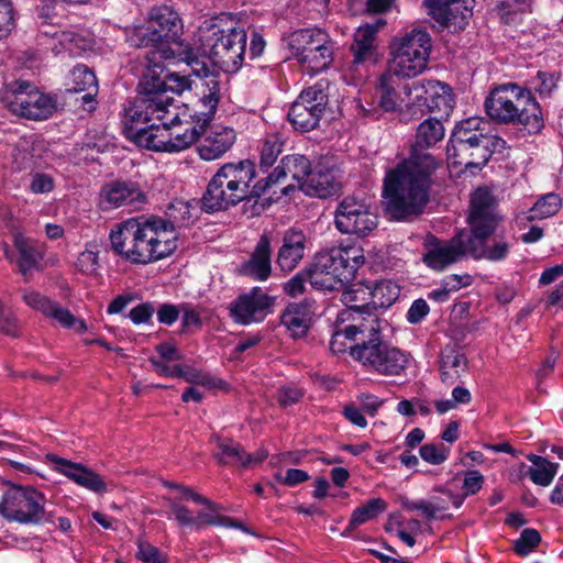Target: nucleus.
Segmentation results:
<instances>
[{
  "mask_svg": "<svg viewBox=\"0 0 563 563\" xmlns=\"http://www.w3.org/2000/svg\"><path fill=\"white\" fill-rule=\"evenodd\" d=\"M140 87L143 97L125 109L124 130L137 145L156 152H180L191 146L213 120L221 99L216 77L202 84L198 109L192 113L169 95H180L190 88L187 76L145 75Z\"/></svg>",
  "mask_w": 563,
  "mask_h": 563,
  "instance_id": "1",
  "label": "nucleus"
},
{
  "mask_svg": "<svg viewBox=\"0 0 563 563\" xmlns=\"http://www.w3.org/2000/svg\"><path fill=\"white\" fill-rule=\"evenodd\" d=\"M440 120L427 119L419 124L410 155L386 173L384 197L386 211L395 220H406L422 213L429 201L432 175L439 166L426 150L444 137Z\"/></svg>",
  "mask_w": 563,
  "mask_h": 563,
  "instance_id": "2",
  "label": "nucleus"
},
{
  "mask_svg": "<svg viewBox=\"0 0 563 563\" xmlns=\"http://www.w3.org/2000/svg\"><path fill=\"white\" fill-rule=\"evenodd\" d=\"M468 256L474 260H485L497 263L505 261L511 250V243L505 238H488L494 234L500 221L497 212V200L486 188H478L471 199L468 216Z\"/></svg>",
  "mask_w": 563,
  "mask_h": 563,
  "instance_id": "3",
  "label": "nucleus"
},
{
  "mask_svg": "<svg viewBox=\"0 0 563 563\" xmlns=\"http://www.w3.org/2000/svg\"><path fill=\"white\" fill-rule=\"evenodd\" d=\"M181 29L178 13L170 7L162 5L152 9L146 26L134 30L129 40L131 45L148 48L143 55L146 67V73L143 76H161L164 62L176 58L175 51L169 43L178 38Z\"/></svg>",
  "mask_w": 563,
  "mask_h": 563,
  "instance_id": "4",
  "label": "nucleus"
},
{
  "mask_svg": "<svg viewBox=\"0 0 563 563\" xmlns=\"http://www.w3.org/2000/svg\"><path fill=\"white\" fill-rule=\"evenodd\" d=\"M255 176V166L251 161L224 164L207 186L201 199L202 209L207 212L227 210L243 200L261 197L266 186H263V180L251 186Z\"/></svg>",
  "mask_w": 563,
  "mask_h": 563,
  "instance_id": "5",
  "label": "nucleus"
},
{
  "mask_svg": "<svg viewBox=\"0 0 563 563\" xmlns=\"http://www.w3.org/2000/svg\"><path fill=\"white\" fill-rule=\"evenodd\" d=\"M196 42L205 55L224 71L239 70L244 62L247 34L225 15L205 20L196 31Z\"/></svg>",
  "mask_w": 563,
  "mask_h": 563,
  "instance_id": "6",
  "label": "nucleus"
},
{
  "mask_svg": "<svg viewBox=\"0 0 563 563\" xmlns=\"http://www.w3.org/2000/svg\"><path fill=\"white\" fill-rule=\"evenodd\" d=\"M487 115L504 124H517L528 133L541 131L544 120L531 89L508 82L494 88L485 100Z\"/></svg>",
  "mask_w": 563,
  "mask_h": 563,
  "instance_id": "7",
  "label": "nucleus"
},
{
  "mask_svg": "<svg viewBox=\"0 0 563 563\" xmlns=\"http://www.w3.org/2000/svg\"><path fill=\"white\" fill-rule=\"evenodd\" d=\"M288 46L292 58L311 76L327 69L333 60V42L320 29L295 31Z\"/></svg>",
  "mask_w": 563,
  "mask_h": 563,
  "instance_id": "8",
  "label": "nucleus"
},
{
  "mask_svg": "<svg viewBox=\"0 0 563 563\" xmlns=\"http://www.w3.org/2000/svg\"><path fill=\"white\" fill-rule=\"evenodd\" d=\"M363 310V308H347L339 314L338 321L351 320L352 323L333 332L329 344L333 354H342L350 351L352 355V350L364 344L367 336L383 332L388 327L386 320L369 312H366L367 314L364 316Z\"/></svg>",
  "mask_w": 563,
  "mask_h": 563,
  "instance_id": "9",
  "label": "nucleus"
},
{
  "mask_svg": "<svg viewBox=\"0 0 563 563\" xmlns=\"http://www.w3.org/2000/svg\"><path fill=\"white\" fill-rule=\"evenodd\" d=\"M430 49L429 34L412 30L393 44L387 70L401 78L416 77L427 68Z\"/></svg>",
  "mask_w": 563,
  "mask_h": 563,
  "instance_id": "10",
  "label": "nucleus"
},
{
  "mask_svg": "<svg viewBox=\"0 0 563 563\" xmlns=\"http://www.w3.org/2000/svg\"><path fill=\"white\" fill-rule=\"evenodd\" d=\"M139 264H148L172 255L177 249V233L164 219L136 218Z\"/></svg>",
  "mask_w": 563,
  "mask_h": 563,
  "instance_id": "11",
  "label": "nucleus"
},
{
  "mask_svg": "<svg viewBox=\"0 0 563 563\" xmlns=\"http://www.w3.org/2000/svg\"><path fill=\"white\" fill-rule=\"evenodd\" d=\"M352 357L371 371L384 376L400 375L409 364V354L383 342L382 332L367 336L364 344L352 350Z\"/></svg>",
  "mask_w": 563,
  "mask_h": 563,
  "instance_id": "12",
  "label": "nucleus"
},
{
  "mask_svg": "<svg viewBox=\"0 0 563 563\" xmlns=\"http://www.w3.org/2000/svg\"><path fill=\"white\" fill-rule=\"evenodd\" d=\"M0 515L8 521L37 526L45 520V496L32 486L13 485L0 499Z\"/></svg>",
  "mask_w": 563,
  "mask_h": 563,
  "instance_id": "13",
  "label": "nucleus"
},
{
  "mask_svg": "<svg viewBox=\"0 0 563 563\" xmlns=\"http://www.w3.org/2000/svg\"><path fill=\"white\" fill-rule=\"evenodd\" d=\"M3 100L13 114L34 121L48 119L57 107L53 97L25 80L9 84Z\"/></svg>",
  "mask_w": 563,
  "mask_h": 563,
  "instance_id": "14",
  "label": "nucleus"
},
{
  "mask_svg": "<svg viewBox=\"0 0 563 563\" xmlns=\"http://www.w3.org/2000/svg\"><path fill=\"white\" fill-rule=\"evenodd\" d=\"M334 223L341 233L366 236L376 229L378 216L365 199L347 196L336 207Z\"/></svg>",
  "mask_w": 563,
  "mask_h": 563,
  "instance_id": "15",
  "label": "nucleus"
},
{
  "mask_svg": "<svg viewBox=\"0 0 563 563\" xmlns=\"http://www.w3.org/2000/svg\"><path fill=\"white\" fill-rule=\"evenodd\" d=\"M504 144L505 141L500 137H482L476 141L457 137L449 141L446 154L454 166H464L473 173V169L485 166L492 154L504 147Z\"/></svg>",
  "mask_w": 563,
  "mask_h": 563,
  "instance_id": "16",
  "label": "nucleus"
},
{
  "mask_svg": "<svg viewBox=\"0 0 563 563\" xmlns=\"http://www.w3.org/2000/svg\"><path fill=\"white\" fill-rule=\"evenodd\" d=\"M328 104V95L321 82L303 90L292 102L288 119L296 130L308 132L316 129Z\"/></svg>",
  "mask_w": 563,
  "mask_h": 563,
  "instance_id": "17",
  "label": "nucleus"
},
{
  "mask_svg": "<svg viewBox=\"0 0 563 563\" xmlns=\"http://www.w3.org/2000/svg\"><path fill=\"white\" fill-rule=\"evenodd\" d=\"M385 25L384 20H377L373 24L357 27L354 34V43L351 47L353 59L345 69L353 84L357 85L367 77L368 65L376 60V33Z\"/></svg>",
  "mask_w": 563,
  "mask_h": 563,
  "instance_id": "18",
  "label": "nucleus"
},
{
  "mask_svg": "<svg viewBox=\"0 0 563 563\" xmlns=\"http://www.w3.org/2000/svg\"><path fill=\"white\" fill-rule=\"evenodd\" d=\"M319 268L328 269L330 275L344 286L355 277L357 269L364 264L363 250L356 245H339L317 253Z\"/></svg>",
  "mask_w": 563,
  "mask_h": 563,
  "instance_id": "19",
  "label": "nucleus"
},
{
  "mask_svg": "<svg viewBox=\"0 0 563 563\" xmlns=\"http://www.w3.org/2000/svg\"><path fill=\"white\" fill-rule=\"evenodd\" d=\"M401 77L390 71H385L378 78L376 97L378 106L385 112H399L404 117H415L416 106L412 96L408 92L413 87L412 82H401Z\"/></svg>",
  "mask_w": 563,
  "mask_h": 563,
  "instance_id": "20",
  "label": "nucleus"
},
{
  "mask_svg": "<svg viewBox=\"0 0 563 563\" xmlns=\"http://www.w3.org/2000/svg\"><path fill=\"white\" fill-rule=\"evenodd\" d=\"M408 90L413 95L411 100L416 106L415 117H422L428 112H438L449 115L454 108V99L451 89L437 80L413 81V87Z\"/></svg>",
  "mask_w": 563,
  "mask_h": 563,
  "instance_id": "21",
  "label": "nucleus"
},
{
  "mask_svg": "<svg viewBox=\"0 0 563 563\" xmlns=\"http://www.w3.org/2000/svg\"><path fill=\"white\" fill-rule=\"evenodd\" d=\"M468 232L461 231L449 241L429 235L424 241L423 263L433 271H443L448 266L468 256Z\"/></svg>",
  "mask_w": 563,
  "mask_h": 563,
  "instance_id": "22",
  "label": "nucleus"
},
{
  "mask_svg": "<svg viewBox=\"0 0 563 563\" xmlns=\"http://www.w3.org/2000/svg\"><path fill=\"white\" fill-rule=\"evenodd\" d=\"M274 300L261 287H253L230 303V316L240 324L261 322L272 312Z\"/></svg>",
  "mask_w": 563,
  "mask_h": 563,
  "instance_id": "23",
  "label": "nucleus"
},
{
  "mask_svg": "<svg viewBox=\"0 0 563 563\" xmlns=\"http://www.w3.org/2000/svg\"><path fill=\"white\" fill-rule=\"evenodd\" d=\"M310 167L311 163L305 155H287L265 179H262L263 186H266L267 189L274 184H285L290 179V183H287L282 188L283 195H288L295 189L302 190L305 181L309 176Z\"/></svg>",
  "mask_w": 563,
  "mask_h": 563,
  "instance_id": "24",
  "label": "nucleus"
},
{
  "mask_svg": "<svg viewBox=\"0 0 563 563\" xmlns=\"http://www.w3.org/2000/svg\"><path fill=\"white\" fill-rule=\"evenodd\" d=\"M424 5L440 26L456 32L463 30L473 15L474 0H424Z\"/></svg>",
  "mask_w": 563,
  "mask_h": 563,
  "instance_id": "25",
  "label": "nucleus"
},
{
  "mask_svg": "<svg viewBox=\"0 0 563 563\" xmlns=\"http://www.w3.org/2000/svg\"><path fill=\"white\" fill-rule=\"evenodd\" d=\"M13 245L16 254L7 244L3 245L4 257L16 265L18 272L27 282L32 272L40 269L41 262L44 258V247L20 232L14 233Z\"/></svg>",
  "mask_w": 563,
  "mask_h": 563,
  "instance_id": "26",
  "label": "nucleus"
},
{
  "mask_svg": "<svg viewBox=\"0 0 563 563\" xmlns=\"http://www.w3.org/2000/svg\"><path fill=\"white\" fill-rule=\"evenodd\" d=\"M46 460L53 464L54 471L65 475L77 485L96 494L107 492V484L103 478L91 468L55 454H47Z\"/></svg>",
  "mask_w": 563,
  "mask_h": 563,
  "instance_id": "27",
  "label": "nucleus"
},
{
  "mask_svg": "<svg viewBox=\"0 0 563 563\" xmlns=\"http://www.w3.org/2000/svg\"><path fill=\"white\" fill-rule=\"evenodd\" d=\"M101 198L111 208L126 206L140 209L146 200L140 186L132 181H113L103 186Z\"/></svg>",
  "mask_w": 563,
  "mask_h": 563,
  "instance_id": "28",
  "label": "nucleus"
},
{
  "mask_svg": "<svg viewBox=\"0 0 563 563\" xmlns=\"http://www.w3.org/2000/svg\"><path fill=\"white\" fill-rule=\"evenodd\" d=\"M235 131L223 125H213L206 131L198 145L199 156L203 161H214L222 157L234 144Z\"/></svg>",
  "mask_w": 563,
  "mask_h": 563,
  "instance_id": "29",
  "label": "nucleus"
},
{
  "mask_svg": "<svg viewBox=\"0 0 563 563\" xmlns=\"http://www.w3.org/2000/svg\"><path fill=\"white\" fill-rule=\"evenodd\" d=\"M111 247L117 255L132 264H139L136 218H130L110 232Z\"/></svg>",
  "mask_w": 563,
  "mask_h": 563,
  "instance_id": "30",
  "label": "nucleus"
},
{
  "mask_svg": "<svg viewBox=\"0 0 563 563\" xmlns=\"http://www.w3.org/2000/svg\"><path fill=\"white\" fill-rule=\"evenodd\" d=\"M307 236L301 230L288 229L277 254V264L284 272H291L303 258Z\"/></svg>",
  "mask_w": 563,
  "mask_h": 563,
  "instance_id": "31",
  "label": "nucleus"
},
{
  "mask_svg": "<svg viewBox=\"0 0 563 563\" xmlns=\"http://www.w3.org/2000/svg\"><path fill=\"white\" fill-rule=\"evenodd\" d=\"M271 256L269 239L262 235L249 261L242 264L241 273L258 282L267 280L272 273Z\"/></svg>",
  "mask_w": 563,
  "mask_h": 563,
  "instance_id": "32",
  "label": "nucleus"
},
{
  "mask_svg": "<svg viewBox=\"0 0 563 563\" xmlns=\"http://www.w3.org/2000/svg\"><path fill=\"white\" fill-rule=\"evenodd\" d=\"M399 294L400 288L396 283L386 279L379 280L371 289V302L363 306H351L350 308L365 309L363 310L364 316L367 314L366 312L376 314L373 309L390 307L397 300Z\"/></svg>",
  "mask_w": 563,
  "mask_h": 563,
  "instance_id": "33",
  "label": "nucleus"
},
{
  "mask_svg": "<svg viewBox=\"0 0 563 563\" xmlns=\"http://www.w3.org/2000/svg\"><path fill=\"white\" fill-rule=\"evenodd\" d=\"M310 313L306 307L290 305L282 316V324L287 328L294 338L305 335L310 325Z\"/></svg>",
  "mask_w": 563,
  "mask_h": 563,
  "instance_id": "34",
  "label": "nucleus"
},
{
  "mask_svg": "<svg viewBox=\"0 0 563 563\" xmlns=\"http://www.w3.org/2000/svg\"><path fill=\"white\" fill-rule=\"evenodd\" d=\"M216 442L218 451L214 457L219 463L245 468L246 452L240 443L231 439L221 438H217Z\"/></svg>",
  "mask_w": 563,
  "mask_h": 563,
  "instance_id": "35",
  "label": "nucleus"
},
{
  "mask_svg": "<svg viewBox=\"0 0 563 563\" xmlns=\"http://www.w3.org/2000/svg\"><path fill=\"white\" fill-rule=\"evenodd\" d=\"M467 360L465 355L453 349H448L442 353L441 358V379L444 384H452L465 371Z\"/></svg>",
  "mask_w": 563,
  "mask_h": 563,
  "instance_id": "36",
  "label": "nucleus"
},
{
  "mask_svg": "<svg viewBox=\"0 0 563 563\" xmlns=\"http://www.w3.org/2000/svg\"><path fill=\"white\" fill-rule=\"evenodd\" d=\"M527 457L532 463L528 470L530 479L536 485L549 486L556 475L559 464L536 454H529Z\"/></svg>",
  "mask_w": 563,
  "mask_h": 563,
  "instance_id": "37",
  "label": "nucleus"
},
{
  "mask_svg": "<svg viewBox=\"0 0 563 563\" xmlns=\"http://www.w3.org/2000/svg\"><path fill=\"white\" fill-rule=\"evenodd\" d=\"M387 508V503L383 498H373L357 507L349 521L347 530L353 531L358 526L375 519Z\"/></svg>",
  "mask_w": 563,
  "mask_h": 563,
  "instance_id": "38",
  "label": "nucleus"
},
{
  "mask_svg": "<svg viewBox=\"0 0 563 563\" xmlns=\"http://www.w3.org/2000/svg\"><path fill=\"white\" fill-rule=\"evenodd\" d=\"M333 180L332 174L314 172L310 168L302 191L309 196L327 197L333 191Z\"/></svg>",
  "mask_w": 563,
  "mask_h": 563,
  "instance_id": "39",
  "label": "nucleus"
},
{
  "mask_svg": "<svg viewBox=\"0 0 563 563\" xmlns=\"http://www.w3.org/2000/svg\"><path fill=\"white\" fill-rule=\"evenodd\" d=\"M489 123L482 118H468L462 121L453 131L450 140L467 139L476 141L482 137H497L496 135L485 131V125Z\"/></svg>",
  "mask_w": 563,
  "mask_h": 563,
  "instance_id": "40",
  "label": "nucleus"
},
{
  "mask_svg": "<svg viewBox=\"0 0 563 563\" xmlns=\"http://www.w3.org/2000/svg\"><path fill=\"white\" fill-rule=\"evenodd\" d=\"M562 207L561 197L558 194L549 192L540 197L529 210L528 220H542L553 217Z\"/></svg>",
  "mask_w": 563,
  "mask_h": 563,
  "instance_id": "41",
  "label": "nucleus"
},
{
  "mask_svg": "<svg viewBox=\"0 0 563 563\" xmlns=\"http://www.w3.org/2000/svg\"><path fill=\"white\" fill-rule=\"evenodd\" d=\"M210 510H201L198 512L197 517L195 519L197 520V523H195V528L198 530L202 528L203 526H223V527H231V528H238L242 531L250 533L249 529L240 521H235L230 517H225L222 515H218L217 510L220 509V507L216 504V507H209Z\"/></svg>",
  "mask_w": 563,
  "mask_h": 563,
  "instance_id": "42",
  "label": "nucleus"
},
{
  "mask_svg": "<svg viewBox=\"0 0 563 563\" xmlns=\"http://www.w3.org/2000/svg\"><path fill=\"white\" fill-rule=\"evenodd\" d=\"M308 282L310 285L319 290H334L343 287L344 285L336 280L328 269L319 268L318 260L314 257L312 265L307 268Z\"/></svg>",
  "mask_w": 563,
  "mask_h": 563,
  "instance_id": "43",
  "label": "nucleus"
},
{
  "mask_svg": "<svg viewBox=\"0 0 563 563\" xmlns=\"http://www.w3.org/2000/svg\"><path fill=\"white\" fill-rule=\"evenodd\" d=\"M70 88L74 92L98 91L95 74L85 65L74 67L70 73Z\"/></svg>",
  "mask_w": 563,
  "mask_h": 563,
  "instance_id": "44",
  "label": "nucleus"
},
{
  "mask_svg": "<svg viewBox=\"0 0 563 563\" xmlns=\"http://www.w3.org/2000/svg\"><path fill=\"white\" fill-rule=\"evenodd\" d=\"M46 317L53 319L63 328L74 330L77 333H82L87 330L84 320L76 318L67 308L62 307L57 302H53Z\"/></svg>",
  "mask_w": 563,
  "mask_h": 563,
  "instance_id": "45",
  "label": "nucleus"
},
{
  "mask_svg": "<svg viewBox=\"0 0 563 563\" xmlns=\"http://www.w3.org/2000/svg\"><path fill=\"white\" fill-rule=\"evenodd\" d=\"M283 141L278 134L268 135L260 151V165L262 168H269L283 151Z\"/></svg>",
  "mask_w": 563,
  "mask_h": 563,
  "instance_id": "46",
  "label": "nucleus"
},
{
  "mask_svg": "<svg viewBox=\"0 0 563 563\" xmlns=\"http://www.w3.org/2000/svg\"><path fill=\"white\" fill-rule=\"evenodd\" d=\"M167 219H164L169 224L170 229L176 232V227L188 224L190 219V206L183 200L173 201L166 210Z\"/></svg>",
  "mask_w": 563,
  "mask_h": 563,
  "instance_id": "47",
  "label": "nucleus"
},
{
  "mask_svg": "<svg viewBox=\"0 0 563 563\" xmlns=\"http://www.w3.org/2000/svg\"><path fill=\"white\" fill-rule=\"evenodd\" d=\"M420 456L423 461L439 465L445 462L450 454V448L443 443H427L419 450Z\"/></svg>",
  "mask_w": 563,
  "mask_h": 563,
  "instance_id": "48",
  "label": "nucleus"
},
{
  "mask_svg": "<svg viewBox=\"0 0 563 563\" xmlns=\"http://www.w3.org/2000/svg\"><path fill=\"white\" fill-rule=\"evenodd\" d=\"M541 542L540 533L532 528L525 529L519 539L515 542V551L520 556H526L532 552Z\"/></svg>",
  "mask_w": 563,
  "mask_h": 563,
  "instance_id": "49",
  "label": "nucleus"
},
{
  "mask_svg": "<svg viewBox=\"0 0 563 563\" xmlns=\"http://www.w3.org/2000/svg\"><path fill=\"white\" fill-rule=\"evenodd\" d=\"M13 4L10 0H0V41L7 38L15 27Z\"/></svg>",
  "mask_w": 563,
  "mask_h": 563,
  "instance_id": "50",
  "label": "nucleus"
},
{
  "mask_svg": "<svg viewBox=\"0 0 563 563\" xmlns=\"http://www.w3.org/2000/svg\"><path fill=\"white\" fill-rule=\"evenodd\" d=\"M531 89L540 95V97H550L556 88V77L554 74L538 71L537 76L530 81Z\"/></svg>",
  "mask_w": 563,
  "mask_h": 563,
  "instance_id": "51",
  "label": "nucleus"
},
{
  "mask_svg": "<svg viewBox=\"0 0 563 563\" xmlns=\"http://www.w3.org/2000/svg\"><path fill=\"white\" fill-rule=\"evenodd\" d=\"M136 558L143 563H166V558L158 548L152 545L145 540L137 542Z\"/></svg>",
  "mask_w": 563,
  "mask_h": 563,
  "instance_id": "52",
  "label": "nucleus"
},
{
  "mask_svg": "<svg viewBox=\"0 0 563 563\" xmlns=\"http://www.w3.org/2000/svg\"><path fill=\"white\" fill-rule=\"evenodd\" d=\"M0 333L9 336L18 335V322L13 311L0 300Z\"/></svg>",
  "mask_w": 563,
  "mask_h": 563,
  "instance_id": "53",
  "label": "nucleus"
},
{
  "mask_svg": "<svg viewBox=\"0 0 563 563\" xmlns=\"http://www.w3.org/2000/svg\"><path fill=\"white\" fill-rule=\"evenodd\" d=\"M77 268L85 274H93L99 267L98 252L85 250L76 261Z\"/></svg>",
  "mask_w": 563,
  "mask_h": 563,
  "instance_id": "54",
  "label": "nucleus"
},
{
  "mask_svg": "<svg viewBox=\"0 0 563 563\" xmlns=\"http://www.w3.org/2000/svg\"><path fill=\"white\" fill-rule=\"evenodd\" d=\"M23 301L32 309L37 310L45 316H47L54 302L37 291H25L23 295Z\"/></svg>",
  "mask_w": 563,
  "mask_h": 563,
  "instance_id": "55",
  "label": "nucleus"
},
{
  "mask_svg": "<svg viewBox=\"0 0 563 563\" xmlns=\"http://www.w3.org/2000/svg\"><path fill=\"white\" fill-rule=\"evenodd\" d=\"M303 396L300 388L294 385H286L278 388L277 400L282 407L297 404Z\"/></svg>",
  "mask_w": 563,
  "mask_h": 563,
  "instance_id": "56",
  "label": "nucleus"
},
{
  "mask_svg": "<svg viewBox=\"0 0 563 563\" xmlns=\"http://www.w3.org/2000/svg\"><path fill=\"white\" fill-rule=\"evenodd\" d=\"M308 276L307 269L297 273L284 285L285 292L291 297H298L303 294Z\"/></svg>",
  "mask_w": 563,
  "mask_h": 563,
  "instance_id": "57",
  "label": "nucleus"
},
{
  "mask_svg": "<svg viewBox=\"0 0 563 563\" xmlns=\"http://www.w3.org/2000/svg\"><path fill=\"white\" fill-rule=\"evenodd\" d=\"M155 312L154 303L143 302L131 309L129 317L134 324L148 323Z\"/></svg>",
  "mask_w": 563,
  "mask_h": 563,
  "instance_id": "58",
  "label": "nucleus"
},
{
  "mask_svg": "<svg viewBox=\"0 0 563 563\" xmlns=\"http://www.w3.org/2000/svg\"><path fill=\"white\" fill-rule=\"evenodd\" d=\"M484 484V476L476 470L468 471L465 473L463 479V493L464 496H471L479 492Z\"/></svg>",
  "mask_w": 563,
  "mask_h": 563,
  "instance_id": "59",
  "label": "nucleus"
},
{
  "mask_svg": "<svg viewBox=\"0 0 563 563\" xmlns=\"http://www.w3.org/2000/svg\"><path fill=\"white\" fill-rule=\"evenodd\" d=\"M170 512L179 526L183 527H195L197 520L192 516L191 511L184 505L172 501L169 504Z\"/></svg>",
  "mask_w": 563,
  "mask_h": 563,
  "instance_id": "60",
  "label": "nucleus"
},
{
  "mask_svg": "<svg viewBox=\"0 0 563 563\" xmlns=\"http://www.w3.org/2000/svg\"><path fill=\"white\" fill-rule=\"evenodd\" d=\"M402 507L408 511H421L428 520L437 519L431 500H406Z\"/></svg>",
  "mask_w": 563,
  "mask_h": 563,
  "instance_id": "61",
  "label": "nucleus"
},
{
  "mask_svg": "<svg viewBox=\"0 0 563 563\" xmlns=\"http://www.w3.org/2000/svg\"><path fill=\"white\" fill-rule=\"evenodd\" d=\"M53 187V178L46 174L37 173L31 178L30 190L33 194H46L52 191Z\"/></svg>",
  "mask_w": 563,
  "mask_h": 563,
  "instance_id": "62",
  "label": "nucleus"
},
{
  "mask_svg": "<svg viewBox=\"0 0 563 563\" xmlns=\"http://www.w3.org/2000/svg\"><path fill=\"white\" fill-rule=\"evenodd\" d=\"M429 310L430 309L426 300H415L407 312L408 322L411 324L420 323L421 320L429 313Z\"/></svg>",
  "mask_w": 563,
  "mask_h": 563,
  "instance_id": "63",
  "label": "nucleus"
},
{
  "mask_svg": "<svg viewBox=\"0 0 563 563\" xmlns=\"http://www.w3.org/2000/svg\"><path fill=\"white\" fill-rule=\"evenodd\" d=\"M156 313L161 323L170 325L179 318L180 309L175 305L164 303L158 308Z\"/></svg>",
  "mask_w": 563,
  "mask_h": 563,
  "instance_id": "64",
  "label": "nucleus"
}]
</instances>
